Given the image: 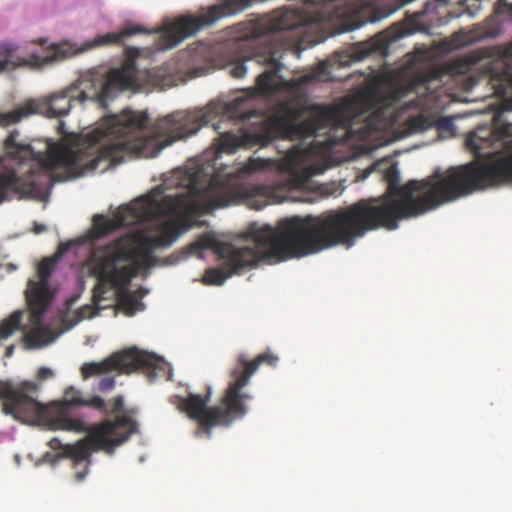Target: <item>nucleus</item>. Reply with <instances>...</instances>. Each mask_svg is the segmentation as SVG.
Wrapping results in <instances>:
<instances>
[{"label": "nucleus", "mask_w": 512, "mask_h": 512, "mask_svg": "<svg viewBox=\"0 0 512 512\" xmlns=\"http://www.w3.org/2000/svg\"><path fill=\"white\" fill-rule=\"evenodd\" d=\"M15 48L9 44L0 43V71L10 70L15 64L10 60V56Z\"/></svg>", "instance_id": "25"}, {"label": "nucleus", "mask_w": 512, "mask_h": 512, "mask_svg": "<svg viewBox=\"0 0 512 512\" xmlns=\"http://www.w3.org/2000/svg\"><path fill=\"white\" fill-rule=\"evenodd\" d=\"M36 113H38V105L34 101H29L25 105L19 106L13 111L5 113L0 112V126H9Z\"/></svg>", "instance_id": "20"}, {"label": "nucleus", "mask_w": 512, "mask_h": 512, "mask_svg": "<svg viewBox=\"0 0 512 512\" xmlns=\"http://www.w3.org/2000/svg\"><path fill=\"white\" fill-rule=\"evenodd\" d=\"M32 325L34 328L23 336V341L28 348H40L53 341L54 337L52 332L42 325V321L39 324Z\"/></svg>", "instance_id": "19"}, {"label": "nucleus", "mask_w": 512, "mask_h": 512, "mask_svg": "<svg viewBox=\"0 0 512 512\" xmlns=\"http://www.w3.org/2000/svg\"><path fill=\"white\" fill-rule=\"evenodd\" d=\"M115 386V379L113 377H104L98 383V389L102 392L109 391Z\"/></svg>", "instance_id": "28"}, {"label": "nucleus", "mask_w": 512, "mask_h": 512, "mask_svg": "<svg viewBox=\"0 0 512 512\" xmlns=\"http://www.w3.org/2000/svg\"><path fill=\"white\" fill-rule=\"evenodd\" d=\"M508 13L512 15V4L506 0H499ZM498 59L491 67L490 81L495 93L504 98L508 90H512V41L506 45L494 48V53ZM507 104L512 108V96L508 99Z\"/></svg>", "instance_id": "14"}, {"label": "nucleus", "mask_w": 512, "mask_h": 512, "mask_svg": "<svg viewBox=\"0 0 512 512\" xmlns=\"http://www.w3.org/2000/svg\"><path fill=\"white\" fill-rule=\"evenodd\" d=\"M187 174L186 182L181 183L185 189L183 192L162 198L159 192H152L121 208L113 218L95 216L94 227L97 233L105 236L120 227L151 220L156 215L175 214L181 210L208 212L235 204L241 199L266 195L269 191L264 185L248 186L234 175L209 176L202 167Z\"/></svg>", "instance_id": "6"}, {"label": "nucleus", "mask_w": 512, "mask_h": 512, "mask_svg": "<svg viewBox=\"0 0 512 512\" xmlns=\"http://www.w3.org/2000/svg\"><path fill=\"white\" fill-rule=\"evenodd\" d=\"M467 64L455 60L442 66L432 67L416 72L410 81L397 87L390 96L384 97L379 90L363 91L345 103V109L314 105L307 107L290 101L279 104L280 115L261 119L257 124L242 131L240 135L225 132L220 135L221 152L234 153L238 148L266 147L278 138L305 140L320 136L322 130L328 129L323 141L313 140L309 148L294 145L286 155V162L296 186L305 185L316 174L312 166H302L313 148L321 152H330L340 143L346 142L352 134L351 120L347 114L356 117L365 114L366 128L378 130L386 119V108L393 102L400 101L411 93L435 101L440 97L439 90L451 78L464 74Z\"/></svg>", "instance_id": "1"}, {"label": "nucleus", "mask_w": 512, "mask_h": 512, "mask_svg": "<svg viewBox=\"0 0 512 512\" xmlns=\"http://www.w3.org/2000/svg\"><path fill=\"white\" fill-rule=\"evenodd\" d=\"M360 12V8L350 0H304L296 7L289 6L263 15L250 23L247 35L254 39L267 36V39L258 43L251 54L242 60L231 58L230 74L234 78L243 77L247 71L244 65L247 60L266 66L256 78V89L261 96H272L283 90H292L321 80L330 74L329 68L332 65L344 67L370 55H386L392 38L380 33L368 41L356 44L349 54L336 52L330 60L318 63L310 73L297 79L286 80L280 75L283 68L281 59L290 45L280 39L279 32L334 21L340 22L342 31H352L364 24L359 19Z\"/></svg>", "instance_id": "4"}, {"label": "nucleus", "mask_w": 512, "mask_h": 512, "mask_svg": "<svg viewBox=\"0 0 512 512\" xmlns=\"http://www.w3.org/2000/svg\"><path fill=\"white\" fill-rule=\"evenodd\" d=\"M150 34L152 31L141 25L126 26L119 32H111L104 35L97 36L90 47L108 45V44H120L127 37H131L136 34Z\"/></svg>", "instance_id": "17"}, {"label": "nucleus", "mask_w": 512, "mask_h": 512, "mask_svg": "<svg viewBox=\"0 0 512 512\" xmlns=\"http://www.w3.org/2000/svg\"><path fill=\"white\" fill-rule=\"evenodd\" d=\"M165 364L152 354L142 352L136 348L116 353L101 362H87L81 367V374L84 379L92 376L105 374L111 371L130 374L139 371L149 381L165 373Z\"/></svg>", "instance_id": "12"}, {"label": "nucleus", "mask_w": 512, "mask_h": 512, "mask_svg": "<svg viewBox=\"0 0 512 512\" xmlns=\"http://www.w3.org/2000/svg\"><path fill=\"white\" fill-rule=\"evenodd\" d=\"M253 100L252 94L238 96L226 105V112L230 117L238 120L250 119L255 113Z\"/></svg>", "instance_id": "18"}, {"label": "nucleus", "mask_w": 512, "mask_h": 512, "mask_svg": "<svg viewBox=\"0 0 512 512\" xmlns=\"http://www.w3.org/2000/svg\"><path fill=\"white\" fill-rule=\"evenodd\" d=\"M226 246H233V245L228 244V243L219 242L214 236L206 233V234L201 235L195 243H192L188 247V250H189L188 254H192L196 250L210 248V249H213L219 255V251L222 249V247H226Z\"/></svg>", "instance_id": "22"}, {"label": "nucleus", "mask_w": 512, "mask_h": 512, "mask_svg": "<svg viewBox=\"0 0 512 512\" xmlns=\"http://www.w3.org/2000/svg\"><path fill=\"white\" fill-rule=\"evenodd\" d=\"M240 47L239 45L237 44H232V45H227L225 46V50L228 51V52H231V51H236L238 50Z\"/></svg>", "instance_id": "33"}, {"label": "nucleus", "mask_w": 512, "mask_h": 512, "mask_svg": "<svg viewBox=\"0 0 512 512\" xmlns=\"http://www.w3.org/2000/svg\"><path fill=\"white\" fill-rule=\"evenodd\" d=\"M13 350H14V346H8V347L6 348L5 355H6L7 357L11 356V355H12V353H13Z\"/></svg>", "instance_id": "34"}, {"label": "nucleus", "mask_w": 512, "mask_h": 512, "mask_svg": "<svg viewBox=\"0 0 512 512\" xmlns=\"http://www.w3.org/2000/svg\"><path fill=\"white\" fill-rule=\"evenodd\" d=\"M55 266L56 261L52 258H46L42 260L37 266L39 280L36 282L49 285V278L54 271Z\"/></svg>", "instance_id": "24"}, {"label": "nucleus", "mask_w": 512, "mask_h": 512, "mask_svg": "<svg viewBox=\"0 0 512 512\" xmlns=\"http://www.w3.org/2000/svg\"><path fill=\"white\" fill-rule=\"evenodd\" d=\"M45 42H46L45 40H42V39H41V40H40V45H42V46H43V45L45 44Z\"/></svg>", "instance_id": "35"}, {"label": "nucleus", "mask_w": 512, "mask_h": 512, "mask_svg": "<svg viewBox=\"0 0 512 512\" xmlns=\"http://www.w3.org/2000/svg\"><path fill=\"white\" fill-rule=\"evenodd\" d=\"M268 160H264L261 158H252L250 159L244 167L245 172L252 173L255 171L262 170L263 168L268 166Z\"/></svg>", "instance_id": "26"}, {"label": "nucleus", "mask_w": 512, "mask_h": 512, "mask_svg": "<svg viewBox=\"0 0 512 512\" xmlns=\"http://www.w3.org/2000/svg\"><path fill=\"white\" fill-rule=\"evenodd\" d=\"M383 178L389 192L385 199H361L320 215L300 216L319 252L340 245L351 247L369 231L395 230L400 220L417 217L476 190L512 182V152L486 163H468L444 172L437 169L426 179L404 185H400V173L393 164Z\"/></svg>", "instance_id": "3"}, {"label": "nucleus", "mask_w": 512, "mask_h": 512, "mask_svg": "<svg viewBox=\"0 0 512 512\" xmlns=\"http://www.w3.org/2000/svg\"><path fill=\"white\" fill-rule=\"evenodd\" d=\"M137 431V423L130 417L122 415L117 419L105 420L90 426L88 435L76 444H63L54 437L48 442L52 450H59L58 456L70 458L74 462L75 480L82 482L89 472L90 454L92 450H103L113 453L114 449L125 442Z\"/></svg>", "instance_id": "11"}, {"label": "nucleus", "mask_w": 512, "mask_h": 512, "mask_svg": "<svg viewBox=\"0 0 512 512\" xmlns=\"http://www.w3.org/2000/svg\"><path fill=\"white\" fill-rule=\"evenodd\" d=\"M502 113L493 117L492 127L478 126L467 138L466 145L477 155L488 148H512V124L502 121Z\"/></svg>", "instance_id": "13"}, {"label": "nucleus", "mask_w": 512, "mask_h": 512, "mask_svg": "<svg viewBox=\"0 0 512 512\" xmlns=\"http://www.w3.org/2000/svg\"><path fill=\"white\" fill-rule=\"evenodd\" d=\"M178 236V225L170 221L163 225L158 235L125 234L96 247L89 257L91 274L97 280L92 290L95 307H84L82 312L89 310V317L96 315L100 303L106 300V294L111 290H115L117 306L125 315L133 316L142 310V289L132 292L128 286L140 271L157 264L155 250L171 246Z\"/></svg>", "instance_id": "5"}, {"label": "nucleus", "mask_w": 512, "mask_h": 512, "mask_svg": "<svg viewBox=\"0 0 512 512\" xmlns=\"http://www.w3.org/2000/svg\"><path fill=\"white\" fill-rule=\"evenodd\" d=\"M46 229H47V228H46V226H45V225L35 223V224H34L33 231H34V233H36V234H40V233H42V232L46 231Z\"/></svg>", "instance_id": "31"}, {"label": "nucleus", "mask_w": 512, "mask_h": 512, "mask_svg": "<svg viewBox=\"0 0 512 512\" xmlns=\"http://www.w3.org/2000/svg\"><path fill=\"white\" fill-rule=\"evenodd\" d=\"M19 185V178L14 170L6 174H0V202L6 198V193L10 189H16Z\"/></svg>", "instance_id": "23"}, {"label": "nucleus", "mask_w": 512, "mask_h": 512, "mask_svg": "<svg viewBox=\"0 0 512 512\" xmlns=\"http://www.w3.org/2000/svg\"><path fill=\"white\" fill-rule=\"evenodd\" d=\"M106 410H107V412L103 413L104 415H109V414H115V413H118V412H122L124 410V399H123V397L121 395L116 396L113 399L111 409H108V406L106 405Z\"/></svg>", "instance_id": "27"}, {"label": "nucleus", "mask_w": 512, "mask_h": 512, "mask_svg": "<svg viewBox=\"0 0 512 512\" xmlns=\"http://www.w3.org/2000/svg\"><path fill=\"white\" fill-rule=\"evenodd\" d=\"M26 297L30 309V321L32 324H39L51 301L49 285L30 280Z\"/></svg>", "instance_id": "15"}, {"label": "nucleus", "mask_w": 512, "mask_h": 512, "mask_svg": "<svg viewBox=\"0 0 512 512\" xmlns=\"http://www.w3.org/2000/svg\"><path fill=\"white\" fill-rule=\"evenodd\" d=\"M390 13H391V12H388V13H386V14H384V15H378V14H377V11H374V12H373V16H372V19H371V20H372L373 22L378 21V20H380V19H382V18H384V17L388 16Z\"/></svg>", "instance_id": "32"}, {"label": "nucleus", "mask_w": 512, "mask_h": 512, "mask_svg": "<svg viewBox=\"0 0 512 512\" xmlns=\"http://www.w3.org/2000/svg\"><path fill=\"white\" fill-rule=\"evenodd\" d=\"M278 357L265 352L259 354L255 359L249 361L244 353L237 356L236 364L229 373V381L224 390L219 404L208 407L212 390L207 387L205 396L190 393L187 397L175 396L177 408L195 420L199 429L207 437L211 436V429L217 426L229 427L235 421L243 419L249 411L247 402L253 396L243 389L248 385L251 376L257 371L261 364L274 365Z\"/></svg>", "instance_id": "8"}, {"label": "nucleus", "mask_w": 512, "mask_h": 512, "mask_svg": "<svg viewBox=\"0 0 512 512\" xmlns=\"http://www.w3.org/2000/svg\"><path fill=\"white\" fill-rule=\"evenodd\" d=\"M249 234L252 246L222 247L219 251L222 263L205 272V284L222 285L232 275L252 269L261 261L279 262L319 253L300 216L282 220L278 231L270 225L251 226Z\"/></svg>", "instance_id": "7"}, {"label": "nucleus", "mask_w": 512, "mask_h": 512, "mask_svg": "<svg viewBox=\"0 0 512 512\" xmlns=\"http://www.w3.org/2000/svg\"><path fill=\"white\" fill-rule=\"evenodd\" d=\"M448 0H434V1H427L424 4V8L421 12L417 13V16H423L431 11H433L436 8V3L439 4H446Z\"/></svg>", "instance_id": "29"}, {"label": "nucleus", "mask_w": 512, "mask_h": 512, "mask_svg": "<svg viewBox=\"0 0 512 512\" xmlns=\"http://www.w3.org/2000/svg\"><path fill=\"white\" fill-rule=\"evenodd\" d=\"M220 112L214 103L194 111H176L158 119L149 130L147 112L124 109L71 144H51L45 153L35 152L31 145L18 143V133L12 132L4 141V151L17 164H30L27 192L32 193L40 178L50 180L56 169L67 173L62 178L66 180L97 169L104 172L126 157H155L166 146L212 123Z\"/></svg>", "instance_id": "2"}, {"label": "nucleus", "mask_w": 512, "mask_h": 512, "mask_svg": "<svg viewBox=\"0 0 512 512\" xmlns=\"http://www.w3.org/2000/svg\"><path fill=\"white\" fill-rule=\"evenodd\" d=\"M67 57V52L63 46L52 44L47 51L41 56L32 55L31 63L36 66H42L44 64L51 63L55 60L64 59Z\"/></svg>", "instance_id": "21"}, {"label": "nucleus", "mask_w": 512, "mask_h": 512, "mask_svg": "<svg viewBox=\"0 0 512 512\" xmlns=\"http://www.w3.org/2000/svg\"><path fill=\"white\" fill-rule=\"evenodd\" d=\"M22 322V312L14 311L8 318L0 322V341L9 338L15 331L20 329ZM10 392L9 382L0 380V399L8 402V393Z\"/></svg>", "instance_id": "16"}, {"label": "nucleus", "mask_w": 512, "mask_h": 512, "mask_svg": "<svg viewBox=\"0 0 512 512\" xmlns=\"http://www.w3.org/2000/svg\"><path fill=\"white\" fill-rule=\"evenodd\" d=\"M8 402H3L2 410L7 415L36 416L42 419L49 429L83 433L90 428L79 419L70 416L71 408L86 406L100 413H106V402L98 396L84 397L75 387L64 391L63 399L44 405L36 398L39 385L32 381H23L17 385L9 382Z\"/></svg>", "instance_id": "9"}, {"label": "nucleus", "mask_w": 512, "mask_h": 512, "mask_svg": "<svg viewBox=\"0 0 512 512\" xmlns=\"http://www.w3.org/2000/svg\"><path fill=\"white\" fill-rule=\"evenodd\" d=\"M139 55L138 48L127 47L122 64L119 67L111 68L104 80L94 82L92 85L95 89L92 94H87L84 90L79 91L78 88L71 86L50 95L45 110L46 116L55 118L67 115L75 100L84 102L87 99H95L105 107L107 102L114 99L118 93L139 88L141 85L140 71L136 65Z\"/></svg>", "instance_id": "10"}, {"label": "nucleus", "mask_w": 512, "mask_h": 512, "mask_svg": "<svg viewBox=\"0 0 512 512\" xmlns=\"http://www.w3.org/2000/svg\"><path fill=\"white\" fill-rule=\"evenodd\" d=\"M53 376V371L47 367H41L38 370V378L41 380H46Z\"/></svg>", "instance_id": "30"}]
</instances>
